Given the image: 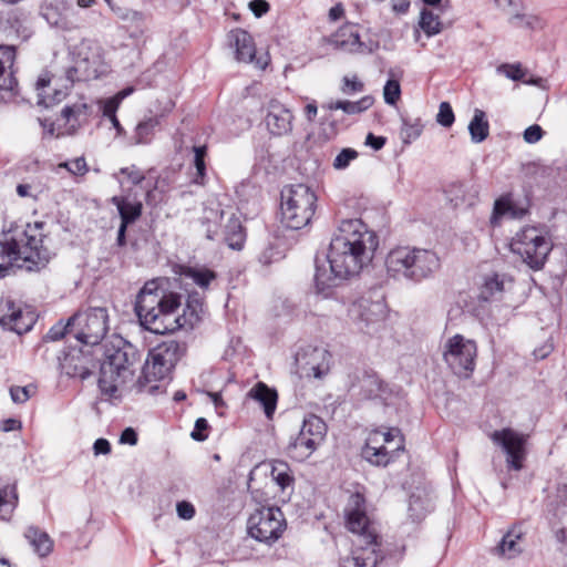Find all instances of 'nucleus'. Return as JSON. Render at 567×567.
Instances as JSON below:
<instances>
[{
	"label": "nucleus",
	"instance_id": "3",
	"mask_svg": "<svg viewBox=\"0 0 567 567\" xmlns=\"http://www.w3.org/2000/svg\"><path fill=\"white\" fill-rule=\"evenodd\" d=\"M348 529L355 535L351 557L342 560L340 567H378L384 559L381 555L378 535L371 527L365 511V498L361 493L350 495L344 507Z\"/></svg>",
	"mask_w": 567,
	"mask_h": 567
},
{
	"label": "nucleus",
	"instance_id": "47",
	"mask_svg": "<svg viewBox=\"0 0 567 567\" xmlns=\"http://www.w3.org/2000/svg\"><path fill=\"white\" fill-rule=\"evenodd\" d=\"M72 334L74 337V328L71 324V317L64 323L62 320L52 326L44 336L45 341H58L65 336Z\"/></svg>",
	"mask_w": 567,
	"mask_h": 567
},
{
	"label": "nucleus",
	"instance_id": "56",
	"mask_svg": "<svg viewBox=\"0 0 567 567\" xmlns=\"http://www.w3.org/2000/svg\"><path fill=\"white\" fill-rule=\"evenodd\" d=\"M64 80L65 84H63V86L65 89L72 87L75 82L85 81L84 78H81V73L76 62L74 63V65L65 69Z\"/></svg>",
	"mask_w": 567,
	"mask_h": 567
},
{
	"label": "nucleus",
	"instance_id": "41",
	"mask_svg": "<svg viewBox=\"0 0 567 567\" xmlns=\"http://www.w3.org/2000/svg\"><path fill=\"white\" fill-rule=\"evenodd\" d=\"M50 82H51V78L49 76V73L41 74L37 81V90L41 91V90L45 89L50 84ZM38 95H39L38 104L42 105L44 107H50L53 104L62 101V99L66 94L61 90H55L54 94L52 96H45L42 94V92H39Z\"/></svg>",
	"mask_w": 567,
	"mask_h": 567
},
{
	"label": "nucleus",
	"instance_id": "32",
	"mask_svg": "<svg viewBox=\"0 0 567 567\" xmlns=\"http://www.w3.org/2000/svg\"><path fill=\"white\" fill-rule=\"evenodd\" d=\"M111 202L118 210L122 225L125 224L128 226L137 220L142 215L143 206L138 200H131L124 196H114Z\"/></svg>",
	"mask_w": 567,
	"mask_h": 567
},
{
	"label": "nucleus",
	"instance_id": "35",
	"mask_svg": "<svg viewBox=\"0 0 567 567\" xmlns=\"http://www.w3.org/2000/svg\"><path fill=\"white\" fill-rule=\"evenodd\" d=\"M326 422L315 414H309L303 419L300 432L308 439H313L317 445H320L327 435Z\"/></svg>",
	"mask_w": 567,
	"mask_h": 567
},
{
	"label": "nucleus",
	"instance_id": "16",
	"mask_svg": "<svg viewBox=\"0 0 567 567\" xmlns=\"http://www.w3.org/2000/svg\"><path fill=\"white\" fill-rule=\"evenodd\" d=\"M340 271L332 261L327 260V255H323V258L317 255L315 258L313 277L316 292L326 298L330 297L334 288L351 278L349 275Z\"/></svg>",
	"mask_w": 567,
	"mask_h": 567
},
{
	"label": "nucleus",
	"instance_id": "1",
	"mask_svg": "<svg viewBox=\"0 0 567 567\" xmlns=\"http://www.w3.org/2000/svg\"><path fill=\"white\" fill-rule=\"evenodd\" d=\"M378 246L377 234L361 219H343L333 233L327 260L352 278L372 261Z\"/></svg>",
	"mask_w": 567,
	"mask_h": 567
},
{
	"label": "nucleus",
	"instance_id": "53",
	"mask_svg": "<svg viewBox=\"0 0 567 567\" xmlns=\"http://www.w3.org/2000/svg\"><path fill=\"white\" fill-rule=\"evenodd\" d=\"M358 152L353 148H343L341 152L336 156L333 161V167L336 169H344L347 168L350 163L358 157Z\"/></svg>",
	"mask_w": 567,
	"mask_h": 567
},
{
	"label": "nucleus",
	"instance_id": "36",
	"mask_svg": "<svg viewBox=\"0 0 567 567\" xmlns=\"http://www.w3.org/2000/svg\"><path fill=\"white\" fill-rule=\"evenodd\" d=\"M178 274L187 279H192L202 289H207L217 277L214 270L205 267L179 266Z\"/></svg>",
	"mask_w": 567,
	"mask_h": 567
},
{
	"label": "nucleus",
	"instance_id": "22",
	"mask_svg": "<svg viewBox=\"0 0 567 567\" xmlns=\"http://www.w3.org/2000/svg\"><path fill=\"white\" fill-rule=\"evenodd\" d=\"M89 52L84 53L83 49L79 52L76 63L84 80H94L103 73V55L99 45L87 47Z\"/></svg>",
	"mask_w": 567,
	"mask_h": 567
},
{
	"label": "nucleus",
	"instance_id": "12",
	"mask_svg": "<svg viewBox=\"0 0 567 567\" xmlns=\"http://www.w3.org/2000/svg\"><path fill=\"white\" fill-rule=\"evenodd\" d=\"M284 514L278 507H268L252 514L248 519V533L258 542L271 544L285 529Z\"/></svg>",
	"mask_w": 567,
	"mask_h": 567
},
{
	"label": "nucleus",
	"instance_id": "52",
	"mask_svg": "<svg viewBox=\"0 0 567 567\" xmlns=\"http://www.w3.org/2000/svg\"><path fill=\"white\" fill-rule=\"evenodd\" d=\"M455 121L454 112L449 102H441L436 122L443 127H451Z\"/></svg>",
	"mask_w": 567,
	"mask_h": 567
},
{
	"label": "nucleus",
	"instance_id": "2",
	"mask_svg": "<svg viewBox=\"0 0 567 567\" xmlns=\"http://www.w3.org/2000/svg\"><path fill=\"white\" fill-rule=\"evenodd\" d=\"M44 223L12 225L0 237V279L9 275L13 267L29 271L44 267L51 256L43 246Z\"/></svg>",
	"mask_w": 567,
	"mask_h": 567
},
{
	"label": "nucleus",
	"instance_id": "58",
	"mask_svg": "<svg viewBox=\"0 0 567 567\" xmlns=\"http://www.w3.org/2000/svg\"><path fill=\"white\" fill-rule=\"evenodd\" d=\"M18 502V494L16 486H6L0 488V506L11 504L12 508Z\"/></svg>",
	"mask_w": 567,
	"mask_h": 567
},
{
	"label": "nucleus",
	"instance_id": "6",
	"mask_svg": "<svg viewBox=\"0 0 567 567\" xmlns=\"http://www.w3.org/2000/svg\"><path fill=\"white\" fill-rule=\"evenodd\" d=\"M440 267L441 260L431 249L399 246L385 257L389 277L414 285L432 278Z\"/></svg>",
	"mask_w": 567,
	"mask_h": 567
},
{
	"label": "nucleus",
	"instance_id": "7",
	"mask_svg": "<svg viewBox=\"0 0 567 567\" xmlns=\"http://www.w3.org/2000/svg\"><path fill=\"white\" fill-rule=\"evenodd\" d=\"M316 193L305 184L290 185L281 190V223L290 229L308 226L317 208Z\"/></svg>",
	"mask_w": 567,
	"mask_h": 567
},
{
	"label": "nucleus",
	"instance_id": "61",
	"mask_svg": "<svg viewBox=\"0 0 567 567\" xmlns=\"http://www.w3.org/2000/svg\"><path fill=\"white\" fill-rule=\"evenodd\" d=\"M176 512L182 519H192L195 516V507L187 501H181L176 504Z\"/></svg>",
	"mask_w": 567,
	"mask_h": 567
},
{
	"label": "nucleus",
	"instance_id": "60",
	"mask_svg": "<svg viewBox=\"0 0 567 567\" xmlns=\"http://www.w3.org/2000/svg\"><path fill=\"white\" fill-rule=\"evenodd\" d=\"M543 135L544 131L537 124L530 125L524 131V140L529 144L537 143L538 141L542 140Z\"/></svg>",
	"mask_w": 567,
	"mask_h": 567
},
{
	"label": "nucleus",
	"instance_id": "37",
	"mask_svg": "<svg viewBox=\"0 0 567 567\" xmlns=\"http://www.w3.org/2000/svg\"><path fill=\"white\" fill-rule=\"evenodd\" d=\"M468 132L473 143H482L489 134V123L483 110L475 109L473 118L468 124Z\"/></svg>",
	"mask_w": 567,
	"mask_h": 567
},
{
	"label": "nucleus",
	"instance_id": "42",
	"mask_svg": "<svg viewBox=\"0 0 567 567\" xmlns=\"http://www.w3.org/2000/svg\"><path fill=\"white\" fill-rule=\"evenodd\" d=\"M360 394L367 400H375L377 391L381 386V379L373 371H365L359 380Z\"/></svg>",
	"mask_w": 567,
	"mask_h": 567
},
{
	"label": "nucleus",
	"instance_id": "54",
	"mask_svg": "<svg viewBox=\"0 0 567 567\" xmlns=\"http://www.w3.org/2000/svg\"><path fill=\"white\" fill-rule=\"evenodd\" d=\"M498 72L503 73L506 78L513 81H520L525 76V71L519 63L515 64H502L498 66Z\"/></svg>",
	"mask_w": 567,
	"mask_h": 567
},
{
	"label": "nucleus",
	"instance_id": "38",
	"mask_svg": "<svg viewBox=\"0 0 567 567\" xmlns=\"http://www.w3.org/2000/svg\"><path fill=\"white\" fill-rule=\"evenodd\" d=\"M523 537L520 526H513L503 537L497 546L498 551L502 555H506L512 558L522 551L518 540Z\"/></svg>",
	"mask_w": 567,
	"mask_h": 567
},
{
	"label": "nucleus",
	"instance_id": "27",
	"mask_svg": "<svg viewBox=\"0 0 567 567\" xmlns=\"http://www.w3.org/2000/svg\"><path fill=\"white\" fill-rule=\"evenodd\" d=\"M527 214V208L520 207L512 199V194L507 193L497 198L494 203L493 213L491 216V224L493 226L499 225L501 219L505 215L512 218H522Z\"/></svg>",
	"mask_w": 567,
	"mask_h": 567
},
{
	"label": "nucleus",
	"instance_id": "59",
	"mask_svg": "<svg viewBox=\"0 0 567 567\" xmlns=\"http://www.w3.org/2000/svg\"><path fill=\"white\" fill-rule=\"evenodd\" d=\"M280 258V252L277 251L272 246L266 247L258 255V261L264 266H269L270 264L279 260Z\"/></svg>",
	"mask_w": 567,
	"mask_h": 567
},
{
	"label": "nucleus",
	"instance_id": "24",
	"mask_svg": "<svg viewBox=\"0 0 567 567\" xmlns=\"http://www.w3.org/2000/svg\"><path fill=\"white\" fill-rule=\"evenodd\" d=\"M165 113L145 116L141 120L131 136V145H148L153 142L157 132L162 130Z\"/></svg>",
	"mask_w": 567,
	"mask_h": 567
},
{
	"label": "nucleus",
	"instance_id": "50",
	"mask_svg": "<svg viewBox=\"0 0 567 567\" xmlns=\"http://www.w3.org/2000/svg\"><path fill=\"white\" fill-rule=\"evenodd\" d=\"M87 105L85 103L74 104V105H65L61 111V116L68 122H76L79 124L80 116L86 115Z\"/></svg>",
	"mask_w": 567,
	"mask_h": 567
},
{
	"label": "nucleus",
	"instance_id": "34",
	"mask_svg": "<svg viewBox=\"0 0 567 567\" xmlns=\"http://www.w3.org/2000/svg\"><path fill=\"white\" fill-rule=\"evenodd\" d=\"M224 239L229 248L240 250L246 240V233L240 219L235 215L228 218L224 229Z\"/></svg>",
	"mask_w": 567,
	"mask_h": 567
},
{
	"label": "nucleus",
	"instance_id": "14",
	"mask_svg": "<svg viewBox=\"0 0 567 567\" xmlns=\"http://www.w3.org/2000/svg\"><path fill=\"white\" fill-rule=\"evenodd\" d=\"M492 441L499 445L506 454L508 470L520 471L526 458L527 435L518 433L511 427L494 431Z\"/></svg>",
	"mask_w": 567,
	"mask_h": 567
},
{
	"label": "nucleus",
	"instance_id": "17",
	"mask_svg": "<svg viewBox=\"0 0 567 567\" xmlns=\"http://www.w3.org/2000/svg\"><path fill=\"white\" fill-rule=\"evenodd\" d=\"M334 49L347 53L369 54L378 47L360 40V34L354 25L341 27L336 33L326 39Z\"/></svg>",
	"mask_w": 567,
	"mask_h": 567
},
{
	"label": "nucleus",
	"instance_id": "10",
	"mask_svg": "<svg viewBox=\"0 0 567 567\" xmlns=\"http://www.w3.org/2000/svg\"><path fill=\"white\" fill-rule=\"evenodd\" d=\"M74 338L84 346L99 347L109 331L107 310L102 307L89 308L71 316Z\"/></svg>",
	"mask_w": 567,
	"mask_h": 567
},
{
	"label": "nucleus",
	"instance_id": "45",
	"mask_svg": "<svg viewBox=\"0 0 567 567\" xmlns=\"http://www.w3.org/2000/svg\"><path fill=\"white\" fill-rule=\"evenodd\" d=\"M223 210L210 209L205 214L202 219V225L205 226V237L209 240L216 239L219 230V220L223 219Z\"/></svg>",
	"mask_w": 567,
	"mask_h": 567
},
{
	"label": "nucleus",
	"instance_id": "31",
	"mask_svg": "<svg viewBox=\"0 0 567 567\" xmlns=\"http://www.w3.org/2000/svg\"><path fill=\"white\" fill-rule=\"evenodd\" d=\"M318 446L313 439L306 437L305 434L299 431L297 436L291 437L286 447V452L292 460L301 462L308 458Z\"/></svg>",
	"mask_w": 567,
	"mask_h": 567
},
{
	"label": "nucleus",
	"instance_id": "15",
	"mask_svg": "<svg viewBox=\"0 0 567 567\" xmlns=\"http://www.w3.org/2000/svg\"><path fill=\"white\" fill-rule=\"evenodd\" d=\"M95 351L71 348L63 352V357H59L61 372L69 378L87 379L99 364V359L94 357Z\"/></svg>",
	"mask_w": 567,
	"mask_h": 567
},
{
	"label": "nucleus",
	"instance_id": "39",
	"mask_svg": "<svg viewBox=\"0 0 567 567\" xmlns=\"http://www.w3.org/2000/svg\"><path fill=\"white\" fill-rule=\"evenodd\" d=\"M374 103V99L371 95H365L358 101H337L329 104L330 110H342L349 115L360 114L369 110Z\"/></svg>",
	"mask_w": 567,
	"mask_h": 567
},
{
	"label": "nucleus",
	"instance_id": "44",
	"mask_svg": "<svg viewBox=\"0 0 567 567\" xmlns=\"http://www.w3.org/2000/svg\"><path fill=\"white\" fill-rule=\"evenodd\" d=\"M419 27L427 37H433L441 32L442 23L439 16H435L431 10L424 8L420 13Z\"/></svg>",
	"mask_w": 567,
	"mask_h": 567
},
{
	"label": "nucleus",
	"instance_id": "8",
	"mask_svg": "<svg viewBox=\"0 0 567 567\" xmlns=\"http://www.w3.org/2000/svg\"><path fill=\"white\" fill-rule=\"evenodd\" d=\"M185 352L186 344L176 340L164 341L152 349L137 380L138 389L142 391L146 384L168 378Z\"/></svg>",
	"mask_w": 567,
	"mask_h": 567
},
{
	"label": "nucleus",
	"instance_id": "64",
	"mask_svg": "<svg viewBox=\"0 0 567 567\" xmlns=\"http://www.w3.org/2000/svg\"><path fill=\"white\" fill-rule=\"evenodd\" d=\"M120 173L126 175L128 179L134 184L138 185L145 178L143 172L138 169L135 165L130 167H123L120 169Z\"/></svg>",
	"mask_w": 567,
	"mask_h": 567
},
{
	"label": "nucleus",
	"instance_id": "9",
	"mask_svg": "<svg viewBox=\"0 0 567 567\" xmlns=\"http://www.w3.org/2000/svg\"><path fill=\"white\" fill-rule=\"evenodd\" d=\"M509 247L530 269L540 270L553 249V243L542 229L526 226L516 233Z\"/></svg>",
	"mask_w": 567,
	"mask_h": 567
},
{
	"label": "nucleus",
	"instance_id": "43",
	"mask_svg": "<svg viewBox=\"0 0 567 567\" xmlns=\"http://www.w3.org/2000/svg\"><path fill=\"white\" fill-rule=\"evenodd\" d=\"M423 132V124L420 118L411 122L408 117H402V126L400 131V136L403 144L409 145L416 138L421 136Z\"/></svg>",
	"mask_w": 567,
	"mask_h": 567
},
{
	"label": "nucleus",
	"instance_id": "28",
	"mask_svg": "<svg viewBox=\"0 0 567 567\" xmlns=\"http://www.w3.org/2000/svg\"><path fill=\"white\" fill-rule=\"evenodd\" d=\"M248 395L262 406L265 415L271 420L278 402L277 391L264 382H258L251 388Z\"/></svg>",
	"mask_w": 567,
	"mask_h": 567
},
{
	"label": "nucleus",
	"instance_id": "4",
	"mask_svg": "<svg viewBox=\"0 0 567 567\" xmlns=\"http://www.w3.org/2000/svg\"><path fill=\"white\" fill-rule=\"evenodd\" d=\"M181 295L166 292L157 280L146 281L136 296L134 311L141 326L156 334L173 333L179 330L174 310L182 306Z\"/></svg>",
	"mask_w": 567,
	"mask_h": 567
},
{
	"label": "nucleus",
	"instance_id": "26",
	"mask_svg": "<svg viewBox=\"0 0 567 567\" xmlns=\"http://www.w3.org/2000/svg\"><path fill=\"white\" fill-rule=\"evenodd\" d=\"M16 50L12 45H0V90L13 92L18 81L13 72H7L13 65Z\"/></svg>",
	"mask_w": 567,
	"mask_h": 567
},
{
	"label": "nucleus",
	"instance_id": "63",
	"mask_svg": "<svg viewBox=\"0 0 567 567\" xmlns=\"http://www.w3.org/2000/svg\"><path fill=\"white\" fill-rule=\"evenodd\" d=\"M10 395L14 403H24L30 399L29 386H12L10 389Z\"/></svg>",
	"mask_w": 567,
	"mask_h": 567
},
{
	"label": "nucleus",
	"instance_id": "29",
	"mask_svg": "<svg viewBox=\"0 0 567 567\" xmlns=\"http://www.w3.org/2000/svg\"><path fill=\"white\" fill-rule=\"evenodd\" d=\"M24 537L39 557L44 558L52 553L53 539L38 526H29L24 532Z\"/></svg>",
	"mask_w": 567,
	"mask_h": 567
},
{
	"label": "nucleus",
	"instance_id": "20",
	"mask_svg": "<svg viewBox=\"0 0 567 567\" xmlns=\"http://www.w3.org/2000/svg\"><path fill=\"white\" fill-rule=\"evenodd\" d=\"M41 14L51 27L62 31H72L79 27L75 13L65 6L63 0L44 4Z\"/></svg>",
	"mask_w": 567,
	"mask_h": 567
},
{
	"label": "nucleus",
	"instance_id": "25",
	"mask_svg": "<svg viewBox=\"0 0 567 567\" xmlns=\"http://www.w3.org/2000/svg\"><path fill=\"white\" fill-rule=\"evenodd\" d=\"M379 443L380 431L375 430L369 435L364 446L362 447L361 456L372 465L386 466L391 462L392 455L383 444L378 445Z\"/></svg>",
	"mask_w": 567,
	"mask_h": 567
},
{
	"label": "nucleus",
	"instance_id": "30",
	"mask_svg": "<svg viewBox=\"0 0 567 567\" xmlns=\"http://www.w3.org/2000/svg\"><path fill=\"white\" fill-rule=\"evenodd\" d=\"M446 192L450 196V200L454 203L455 206L474 205L480 193L476 185L464 182L452 183Z\"/></svg>",
	"mask_w": 567,
	"mask_h": 567
},
{
	"label": "nucleus",
	"instance_id": "11",
	"mask_svg": "<svg viewBox=\"0 0 567 567\" xmlns=\"http://www.w3.org/2000/svg\"><path fill=\"white\" fill-rule=\"evenodd\" d=\"M476 355V342L462 334L453 336L444 346V361L454 374L464 379H468L474 372Z\"/></svg>",
	"mask_w": 567,
	"mask_h": 567
},
{
	"label": "nucleus",
	"instance_id": "5",
	"mask_svg": "<svg viewBox=\"0 0 567 567\" xmlns=\"http://www.w3.org/2000/svg\"><path fill=\"white\" fill-rule=\"evenodd\" d=\"M102 348L103 360L99 359L97 385L103 395L113 398L118 383H125L134 374V365L140 360V353L136 347L121 337H115Z\"/></svg>",
	"mask_w": 567,
	"mask_h": 567
},
{
	"label": "nucleus",
	"instance_id": "48",
	"mask_svg": "<svg viewBox=\"0 0 567 567\" xmlns=\"http://www.w3.org/2000/svg\"><path fill=\"white\" fill-rule=\"evenodd\" d=\"M271 476L281 489H285L293 483V477L289 474L288 466L284 462H279L277 465L272 466Z\"/></svg>",
	"mask_w": 567,
	"mask_h": 567
},
{
	"label": "nucleus",
	"instance_id": "55",
	"mask_svg": "<svg viewBox=\"0 0 567 567\" xmlns=\"http://www.w3.org/2000/svg\"><path fill=\"white\" fill-rule=\"evenodd\" d=\"M209 427L208 421L205 417H198L190 433L192 439L197 442H204L208 437Z\"/></svg>",
	"mask_w": 567,
	"mask_h": 567
},
{
	"label": "nucleus",
	"instance_id": "51",
	"mask_svg": "<svg viewBox=\"0 0 567 567\" xmlns=\"http://www.w3.org/2000/svg\"><path fill=\"white\" fill-rule=\"evenodd\" d=\"M340 90L344 95H353L364 91V83L357 75L343 76Z\"/></svg>",
	"mask_w": 567,
	"mask_h": 567
},
{
	"label": "nucleus",
	"instance_id": "23",
	"mask_svg": "<svg viewBox=\"0 0 567 567\" xmlns=\"http://www.w3.org/2000/svg\"><path fill=\"white\" fill-rule=\"evenodd\" d=\"M203 306L204 301L199 292L193 291L188 293L183 313L174 310L173 319H177L176 323L179 324V329H193L202 319Z\"/></svg>",
	"mask_w": 567,
	"mask_h": 567
},
{
	"label": "nucleus",
	"instance_id": "62",
	"mask_svg": "<svg viewBox=\"0 0 567 567\" xmlns=\"http://www.w3.org/2000/svg\"><path fill=\"white\" fill-rule=\"evenodd\" d=\"M375 394V400L382 401L384 404H388V401L391 400L398 392L391 388L386 382L381 379V386H379Z\"/></svg>",
	"mask_w": 567,
	"mask_h": 567
},
{
	"label": "nucleus",
	"instance_id": "19",
	"mask_svg": "<svg viewBox=\"0 0 567 567\" xmlns=\"http://www.w3.org/2000/svg\"><path fill=\"white\" fill-rule=\"evenodd\" d=\"M7 310L0 316V326L18 334L30 331L35 323V316L32 311L23 310L14 301H6Z\"/></svg>",
	"mask_w": 567,
	"mask_h": 567
},
{
	"label": "nucleus",
	"instance_id": "33",
	"mask_svg": "<svg viewBox=\"0 0 567 567\" xmlns=\"http://www.w3.org/2000/svg\"><path fill=\"white\" fill-rule=\"evenodd\" d=\"M433 505L424 492H414L410 495L408 516L413 523H420L432 512Z\"/></svg>",
	"mask_w": 567,
	"mask_h": 567
},
{
	"label": "nucleus",
	"instance_id": "49",
	"mask_svg": "<svg viewBox=\"0 0 567 567\" xmlns=\"http://www.w3.org/2000/svg\"><path fill=\"white\" fill-rule=\"evenodd\" d=\"M384 102L388 105H395L401 97V85L399 80L389 79L383 87Z\"/></svg>",
	"mask_w": 567,
	"mask_h": 567
},
{
	"label": "nucleus",
	"instance_id": "40",
	"mask_svg": "<svg viewBox=\"0 0 567 567\" xmlns=\"http://www.w3.org/2000/svg\"><path fill=\"white\" fill-rule=\"evenodd\" d=\"M194 167L196 169V173L192 179L194 184L197 185H205L206 181V156H207V146L206 145H199L194 146Z\"/></svg>",
	"mask_w": 567,
	"mask_h": 567
},
{
	"label": "nucleus",
	"instance_id": "57",
	"mask_svg": "<svg viewBox=\"0 0 567 567\" xmlns=\"http://www.w3.org/2000/svg\"><path fill=\"white\" fill-rule=\"evenodd\" d=\"M70 173L82 176L87 172V165L84 157H76L75 159L62 164Z\"/></svg>",
	"mask_w": 567,
	"mask_h": 567
},
{
	"label": "nucleus",
	"instance_id": "13",
	"mask_svg": "<svg viewBox=\"0 0 567 567\" xmlns=\"http://www.w3.org/2000/svg\"><path fill=\"white\" fill-rule=\"evenodd\" d=\"M330 353L322 347L306 344L295 354L296 373L300 378L320 379L329 371Z\"/></svg>",
	"mask_w": 567,
	"mask_h": 567
},
{
	"label": "nucleus",
	"instance_id": "21",
	"mask_svg": "<svg viewBox=\"0 0 567 567\" xmlns=\"http://www.w3.org/2000/svg\"><path fill=\"white\" fill-rule=\"evenodd\" d=\"M228 44L235 51V59L238 62L250 63L256 59V44L252 35L241 29L236 28L229 31Z\"/></svg>",
	"mask_w": 567,
	"mask_h": 567
},
{
	"label": "nucleus",
	"instance_id": "18",
	"mask_svg": "<svg viewBox=\"0 0 567 567\" xmlns=\"http://www.w3.org/2000/svg\"><path fill=\"white\" fill-rule=\"evenodd\" d=\"M265 109V124L272 136H285L292 131L293 115L284 103L271 99Z\"/></svg>",
	"mask_w": 567,
	"mask_h": 567
},
{
	"label": "nucleus",
	"instance_id": "46",
	"mask_svg": "<svg viewBox=\"0 0 567 567\" xmlns=\"http://www.w3.org/2000/svg\"><path fill=\"white\" fill-rule=\"evenodd\" d=\"M504 290V281L499 277V275L494 274L489 277H486L483 287L481 289V298L483 300H489L495 293L502 292Z\"/></svg>",
	"mask_w": 567,
	"mask_h": 567
}]
</instances>
